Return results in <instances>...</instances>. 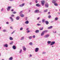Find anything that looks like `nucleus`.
<instances>
[{
	"mask_svg": "<svg viewBox=\"0 0 60 60\" xmlns=\"http://www.w3.org/2000/svg\"><path fill=\"white\" fill-rule=\"evenodd\" d=\"M54 22V21H52L51 22Z\"/></svg>",
	"mask_w": 60,
	"mask_h": 60,
	"instance_id": "338daca9",
	"label": "nucleus"
},
{
	"mask_svg": "<svg viewBox=\"0 0 60 60\" xmlns=\"http://www.w3.org/2000/svg\"><path fill=\"white\" fill-rule=\"evenodd\" d=\"M13 41H12L10 43V44L11 45L13 44Z\"/></svg>",
	"mask_w": 60,
	"mask_h": 60,
	"instance_id": "e433bc0d",
	"label": "nucleus"
},
{
	"mask_svg": "<svg viewBox=\"0 0 60 60\" xmlns=\"http://www.w3.org/2000/svg\"><path fill=\"white\" fill-rule=\"evenodd\" d=\"M53 33H54V34H55V32H54V31H53Z\"/></svg>",
	"mask_w": 60,
	"mask_h": 60,
	"instance_id": "0e129e2a",
	"label": "nucleus"
},
{
	"mask_svg": "<svg viewBox=\"0 0 60 60\" xmlns=\"http://www.w3.org/2000/svg\"><path fill=\"white\" fill-rule=\"evenodd\" d=\"M56 31H55L54 34H56Z\"/></svg>",
	"mask_w": 60,
	"mask_h": 60,
	"instance_id": "4d7b16f0",
	"label": "nucleus"
},
{
	"mask_svg": "<svg viewBox=\"0 0 60 60\" xmlns=\"http://www.w3.org/2000/svg\"><path fill=\"white\" fill-rule=\"evenodd\" d=\"M1 29V27H0V30Z\"/></svg>",
	"mask_w": 60,
	"mask_h": 60,
	"instance_id": "774afa93",
	"label": "nucleus"
},
{
	"mask_svg": "<svg viewBox=\"0 0 60 60\" xmlns=\"http://www.w3.org/2000/svg\"><path fill=\"white\" fill-rule=\"evenodd\" d=\"M29 44L30 45H33V43L32 42H30L29 43Z\"/></svg>",
	"mask_w": 60,
	"mask_h": 60,
	"instance_id": "c756f323",
	"label": "nucleus"
},
{
	"mask_svg": "<svg viewBox=\"0 0 60 60\" xmlns=\"http://www.w3.org/2000/svg\"><path fill=\"white\" fill-rule=\"evenodd\" d=\"M11 9V7L9 6L8 7V8L7 9V10L8 11H9L10 9Z\"/></svg>",
	"mask_w": 60,
	"mask_h": 60,
	"instance_id": "1a4fd4ad",
	"label": "nucleus"
},
{
	"mask_svg": "<svg viewBox=\"0 0 60 60\" xmlns=\"http://www.w3.org/2000/svg\"><path fill=\"white\" fill-rule=\"evenodd\" d=\"M56 11H57V10L56 9Z\"/></svg>",
	"mask_w": 60,
	"mask_h": 60,
	"instance_id": "69168bd1",
	"label": "nucleus"
},
{
	"mask_svg": "<svg viewBox=\"0 0 60 60\" xmlns=\"http://www.w3.org/2000/svg\"><path fill=\"white\" fill-rule=\"evenodd\" d=\"M24 39V37L23 36L21 37V38L20 40H21V41H23Z\"/></svg>",
	"mask_w": 60,
	"mask_h": 60,
	"instance_id": "9b49d317",
	"label": "nucleus"
},
{
	"mask_svg": "<svg viewBox=\"0 0 60 60\" xmlns=\"http://www.w3.org/2000/svg\"><path fill=\"white\" fill-rule=\"evenodd\" d=\"M53 4H54V5H55V6H57V5H58V4L57 3H56V2H55V3H54Z\"/></svg>",
	"mask_w": 60,
	"mask_h": 60,
	"instance_id": "412c9836",
	"label": "nucleus"
},
{
	"mask_svg": "<svg viewBox=\"0 0 60 60\" xmlns=\"http://www.w3.org/2000/svg\"><path fill=\"white\" fill-rule=\"evenodd\" d=\"M54 44H55V41H52L51 42L50 44V45H54Z\"/></svg>",
	"mask_w": 60,
	"mask_h": 60,
	"instance_id": "7ed1b4c3",
	"label": "nucleus"
},
{
	"mask_svg": "<svg viewBox=\"0 0 60 60\" xmlns=\"http://www.w3.org/2000/svg\"><path fill=\"white\" fill-rule=\"evenodd\" d=\"M10 19L11 20V21L12 22V21H13V19H12V17H10Z\"/></svg>",
	"mask_w": 60,
	"mask_h": 60,
	"instance_id": "6ab92c4d",
	"label": "nucleus"
},
{
	"mask_svg": "<svg viewBox=\"0 0 60 60\" xmlns=\"http://www.w3.org/2000/svg\"><path fill=\"white\" fill-rule=\"evenodd\" d=\"M10 28L11 29H13V27H12L11 26H10Z\"/></svg>",
	"mask_w": 60,
	"mask_h": 60,
	"instance_id": "a19ab883",
	"label": "nucleus"
},
{
	"mask_svg": "<svg viewBox=\"0 0 60 60\" xmlns=\"http://www.w3.org/2000/svg\"><path fill=\"white\" fill-rule=\"evenodd\" d=\"M35 2L36 3H38V1H37V0H35Z\"/></svg>",
	"mask_w": 60,
	"mask_h": 60,
	"instance_id": "de8ad7c7",
	"label": "nucleus"
},
{
	"mask_svg": "<svg viewBox=\"0 0 60 60\" xmlns=\"http://www.w3.org/2000/svg\"><path fill=\"white\" fill-rule=\"evenodd\" d=\"M39 50V48H35V52H37Z\"/></svg>",
	"mask_w": 60,
	"mask_h": 60,
	"instance_id": "39448f33",
	"label": "nucleus"
},
{
	"mask_svg": "<svg viewBox=\"0 0 60 60\" xmlns=\"http://www.w3.org/2000/svg\"><path fill=\"white\" fill-rule=\"evenodd\" d=\"M48 14H50V12H48Z\"/></svg>",
	"mask_w": 60,
	"mask_h": 60,
	"instance_id": "680f3d73",
	"label": "nucleus"
},
{
	"mask_svg": "<svg viewBox=\"0 0 60 60\" xmlns=\"http://www.w3.org/2000/svg\"><path fill=\"white\" fill-rule=\"evenodd\" d=\"M11 16L12 17H14V15H11Z\"/></svg>",
	"mask_w": 60,
	"mask_h": 60,
	"instance_id": "09e8293b",
	"label": "nucleus"
},
{
	"mask_svg": "<svg viewBox=\"0 0 60 60\" xmlns=\"http://www.w3.org/2000/svg\"><path fill=\"white\" fill-rule=\"evenodd\" d=\"M25 24H28L29 23V21L27 20L25 22Z\"/></svg>",
	"mask_w": 60,
	"mask_h": 60,
	"instance_id": "dca6fc26",
	"label": "nucleus"
},
{
	"mask_svg": "<svg viewBox=\"0 0 60 60\" xmlns=\"http://www.w3.org/2000/svg\"><path fill=\"white\" fill-rule=\"evenodd\" d=\"M33 38H35V35H34L33 36Z\"/></svg>",
	"mask_w": 60,
	"mask_h": 60,
	"instance_id": "a18cd8bd",
	"label": "nucleus"
},
{
	"mask_svg": "<svg viewBox=\"0 0 60 60\" xmlns=\"http://www.w3.org/2000/svg\"><path fill=\"white\" fill-rule=\"evenodd\" d=\"M22 48L23 49L24 51H26V48L24 46H23Z\"/></svg>",
	"mask_w": 60,
	"mask_h": 60,
	"instance_id": "ddd939ff",
	"label": "nucleus"
},
{
	"mask_svg": "<svg viewBox=\"0 0 60 60\" xmlns=\"http://www.w3.org/2000/svg\"><path fill=\"white\" fill-rule=\"evenodd\" d=\"M52 27H53V26H51L48 27V29H51V28H52Z\"/></svg>",
	"mask_w": 60,
	"mask_h": 60,
	"instance_id": "2eb2a0df",
	"label": "nucleus"
},
{
	"mask_svg": "<svg viewBox=\"0 0 60 60\" xmlns=\"http://www.w3.org/2000/svg\"><path fill=\"white\" fill-rule=\"evenodd\" d=\"M45 19H43L42 20V22L43 23V22H45Z\"/></svg>",
	"mask_w": 60,
	"mask_h": 60,
	"instance_id": "2f4dec72",
	"label": "nucleus"
},
{
	"mask_svg": "<svg viewBox=\"0 0 60 60\" xmlns=\"http://www.w3.org/2000/svg\"><path fill=\"white\" fill-rule=\"evenodd\" d=\"M46 52H43L42 53L43 54H46Z\"/></svg>",
	"mask_w": 60,
	"mask_h": 60,
	"instance_id": "ea45409f",
	"label": "nucleus"
},
{
	"mask_svg": "<svg viewBox=\"0 0 60 60\" xmlns=\"http://www.w3.org/2000/svg\"><path fill=\"white\" fill-rule=\"evenodd\" d=\"M23 29V28L22 27H21V28H20V31H21Z\"/></svg>",
	"mask_w": 60,
	"mask_h": 60,
	"instance_id": "72a5a7b5",
	"label": "nucleus"
},
{
	"mask_svg": "<svg viewBox=\"0 0 60 60\" xmlns=\"http://www.w3.org/2000/svg\"><path fill=\"white\" fill-rule=\"evenodd\" d=\"M22 49H21L20 50V51L19 52V53H21V52H22Z\"/></svg>",
	"mask_w": 60,
	"mask_h": 60,
	"instance_id": "c85d7f7f",
	"label": "nucleus"
},
{
	"mask_svg": "<svg viewBox=\"0 0 60 60\" xmlns=\"http://www.w3.org/2000/svg\"><path fill=\"white\" fill-rule=\"evenodd\" d=\"M48 9H46V10H44V12H47V11H48Z\"/></svg>",
	"mask_w": 60,
	"mask_h": 60,
	"instance_id": "c9c22d12",
	"label": "nucleus"
},
{
	"mask_svg": "<svg viewBox=\"0 0 60 60\" xmlns=\"http://www.w3.org/2000/svg\"><path fill=\"white\" fill-rule=\"evenodd\" d=\"M3 46L5 47L6 48H7L8 47V44H4L3 45Z\"/></svg>",
	"mask_w": 60,
	"mask_h": 60,
	"instance_id": "423d86ee",
	"label": "nucleus"
},
{
	"mask_svg": "<svg viewBox=\"0 0 60 60\" xmlns=\"http://www.w3.org/2000/svg\"><path fill=\"white\" fill-rule=\"evenodd\" d=\"M39 10H36L34 11L35 13H38L39 12Z\"/></svg>",
	"mask_w": 60,
	"mask_h": 60,
	"instance_id": "f8f14e48",
	"label": "nucleus"
},
{
	"mask_svg": "<svg viewBox=\"0 0 60 60\" xmlns=\"http://www.w3.org/2000/svg\"><path fill=\"white\" fill-rule=\"evenodd\" d=\"M36 33H39V30H36L35 31Z\"/></svg>",
	"mask_w": 60,
	"mask_h": 60,
	"instance_id": "f3484780",
	"label": "nucleus"
},
{
	"mask_svg": "<svg viewBox=\"0 0 60 60\" xmlns=\"http://www.w3.org/2000/svg\"><path fill=\"white\" fill-rule=\"evenodd\" d=\"M45 2V1L44 0H42L41 1V4H42V6H43L44 5V2Z\"/></svg>",
	"mask_w": 60,
	"mask_h": 60,
	"instance_id": "0eeeda50",
	"label": "nucleus"
},
{
	"mask_svg": "<svg viewBox=\"0 0 60 60\" xmlns=\"http://www.w3.org/2000/svg\"><path fill=\"white\" fill-rule=\"evenodd\" d=\"M20 15L21 16V17H24V15L22 14H20Z\"/></svg>",
	"mask_w": 60,
	"mask_h": 60,
	"instance_id": "aec40b11",
	"label": "nucleus"
},
{
	"mask_svg": "<svg viewBox=\"0 0 60 60\" xmlns=\"http://www.w3.org/2000/svg\"><path fill=\"white\" fill-rule=\"evenodd\" d=\"M2 31L3 32H6V30H3Z\"/></svg>",
	"mask_w": 60,
	"mask_h": 60,
	"instance_id": "4c0bfd02",
	"label": "nucleus"
},
{
	"mask_svg": "<svg viewBox=\"0 0 60 60\" xmlns=\"http://www.w3.org/2000/svg\"><path fill=\"white\" fill-rule=\"evenodd\" d=\"M49 34H47L45 35L44 36V37L45 38H48L49 37Z\"/></svg>",
	"mask_w": 60,
	"mask_h": 60,
	"instance_id": "f257e3e1",
	"label": "nucleus"
},
{
	"mask_svg": "<svg viewBox=\"0 0 60 60\" xmlns=\"http://www.w3.org/2000/svg\"><path fill=\"white\" fill-rule=\"evenodd\" d=\"M27 17H26V19H25V20L26 21L27 20Z\"/></svg>",
	"mask_w": 60,
	"mask_h": 60,
	"instance_id": "864d4df0",
	"label": "nucleus"
},
{
	"mask_svg": "<svg viewBox=\"0 0 60 60\" xmlns=\"http://www.w3.org/2000/svg\"><path fill=\"white\" fill-rule=\"evenodd\" d=\"M57 1V0H52V2L53 4L56 3V2Z\"/></svg>",
	"mask_w": 60,
	"mask_h": 60,
	"instance_id": "9d476101",
	"label": "nucleus"
},
{
	"mask_svg": "<svg viewBox=\"0 0 60 60\" xmlns=\"http://www.w3.org/2000/svg\"><path fill=\"white\" fill-rule=\"evenodd\" d=\"M12 59H13V57H10L9 59V60H12Z\"/></svg>",
	"mask_w": 60,
	"mask_h": 60,
	"instance_id": "393cba45",
	"label": "nucleus"
},
{
	"mask_svg": "<svg viewBox=\"0 0 60 60\" xmlns=\"http://www.w3.org/2000/svg\"><path fill=\"white\" fill-rule=\"evenodd\" d=\"M43 27H42L41 28H40L39 30H43Z\"/></svg>",
	"mask_w": 60,
	"mask_h": 60,
	"instance_id": "bb28decb",
	"label": "nucleus"
},
{
	"mask_svg": "<svg viewBox=\"0 0 60 60\" xmlns=\"http://www.w3.org/2000/svg\"><path fill=\"white\" fill-rule=\"evenodd\" d=\"M45 7L46 8H48L49 7V4L48 3H47L45 4Z\"/></svg>",
	"mask_w": 60,
	"mask_h": 60,
	"instance_id": "6e6552de",
	"label": "nucleus"
},
{
	"mask_svg": "<svg viewBox=\"0 0 60 60\" xmlns=\"http://www.w3.org/2000/svg\"><path fill=\"white\" fill-rule=\"evenodd\" d=\"M51 17V16L50 15H49L48 16V18L49 19H50Z\"/></svg>",
	"mask_w": 60,
	"mask_h": 60,
	"instance_id": "f704fd0d",
	"label": "nucleus"
},
{
	"mask_svg": "<svg viewBox=\"0 0 60 60\" xmlns=\"http://www.w3.org/2000/svg\"><path fill=\"white\" fill-rule=\"evenodd\" d=\"M9 39L10 40H13V38L12 37H10L9 38Z\"/></svg>",
	"mask_w": 60,
	"mask_h": 60,
	"instance_id": "b1692460",
	"label": "nucleus"
},
{
	"mask_svg": "<svg viewBox=\"0 0 60 60\" xmlns=\"http://www.w3.org/2000/svg\"><path fill=\"white\" fill-rule=\"evenodd\" d=\"M30 30H27L26 31V32L27 33H29V32H30Z\"/></svg>",
	"mask_w": 60,
	"mask_h": 60,
	"instance_id": "58836bf2",
	"label": "nucleus"
},
{
	"mask_svg": "<svg viewBox=\"0 0 60 60\" xmlns=\"http://www.w3.org/2000/svg\"><path fill=\"white\" fill-rule=\"evenodd\" d=\"M16 20H19V16H17L16 18Z\"/></svg>",
	"mask_w": 60,
	"mask_h": 60,
	"instance_id": "4be33fe9",
	"label": "nucleus"
},
{
	"mask_svg": "<svg viewBox=\"0 0 60 60\" xmlns=\"http://www.w3.org/2000/svg\"><path fill=\"white\" fill-rule=\"evenodd\" d=\"M40 19V18L39 17H38L37 19L38 20V19Z\"/></svg>",
	"mask_w": 60,
	"mask_h": 60,
	"instance_id": "6e6d98bb",
	"label": "nucleus"
},
{
	"mask_svg": "<svg viewBox=\"0 0 60 60\" xmlns=\"http://www.w3.org/2000/svg\"><path fill=\"white\" fill-rule=\"evenodd\" d=\"M36 6H37L38 7H41V5H39V4H36Z\"/></svg>",
	"mask_w": 60,
	"mask_h": 60,
	"instance_id": "a211bd4d",
	"label": "nucleus"
},
{
	"mask_svg": "<svg viewBox=\"0 0 60 60\" xmlns=\"http://www.w3.org/2000/svg\"><path fill=\"white\" fill-rule=\"evenodd\" d=\"M12 48L14 49H16V47L15 45H13L12 46Z\"/></svg>",
	"mask_w": 60,
	"mask_h": 60,
	"instance_id": "4468645a",
	"label": "nucleus"
},
{
	"mask_svg": "<svg viewBox=\"0 0 60 60\" xmlns=\"http://www.w3.org/2000/svg\"><path fill=\"white\" fill-rule=\"evenodd\" d=\"M37 26H41V24H40L39 23H38L37 24Z\"/></svg>",
	"mask_w": 60,
	"mask_h": 60,
	"instance_id": "49530a36",
	"label": "nucleus"
},
{
	"mask_svg": "<svg viewBox=\"0 0 60 60\" xmlns=\"http://www.w3.org/2000/svg\"><path fill=\"white\" fill-rule=\"evenodd\" d=\"M51 43V41H49L47 42V43H48V44H49Z\"/></svg>",
	"mask_w": 60,
	"mask_h": 60,
	"instance_id": "a878e982",
	"label": "nucleus"
},
{
	"mask_svg": "<svg viewBox=\"0 0 60 60\" xmlns=\"http://www.w3.org/2000/svg\"><path fill=\"white\" fill-rule=\"evenodd\" d=\"M24 5H25V3H23L22 4L20 5L19 6L21 7H23Z\"/></svg>",
	"mask_w": 60,
	"mask_h": 60,
	"instance_id": "20e7f679",
	"label": "nucleus"
},
{
	"mask_svg": "<svg viewBox=\"0 0 60 60\" xmlns=\"http://www.w3.org/2000/svg\"><path fill=\"white\" fill-rule=\"evenodd\" d=\"M6 23L7 24H9V22H6Z\"/></svg>",
	"mask_w": 60,
	"mask_h": 60,
	"instance_id": "5fc2aeb1",
	"label": "nucleus"
},
{
	"mask_svg": "<svg viewBox=\"0 0 60 60\" xmlns=\"http://www.w3.org/2000/svg\"><path fill=\"white\" fill-rule=\"evenodd\" d=\"M30 57H32V55L31 54H30Z\"/></svg>",
	"mask_w": 60,
	"mask_h": 60,
	"instance_id": "3c124183",
	"label": "nucleus"
},
{
	"mask_svg": "<svg viewBox=\"0 0 60 60\" xmlns=\"http://www.w3.org/2000/svg\"><path fill=\"white\" fill-rule=\"evenodd\" d=\"M23 12V11H21L19 13L20 15L22 14V13Z\"/></svg>",
	"mask_w": 60,
	"mask_h": 60,
	"instance_id": "473e14b6",
	"label": "nucleus"
},
{
	"mask_svg": "<svg viewBox=\"0 0 60 60\" xmlns=\"http://www.w3.org/2000/svg\"><path fill=\"white\" fill-rule=\"evenodd\" d=\"M14 32H15V31H13V32L11 33V34H14Z\"/></svg>",
	"mask_w": 60,
	"mask_h": 60,
	"instance_id": "c03bdc74",
	"label": "nucleus"
},
{
	"mask_svg": "<svg viewBox=\"0 0 60 60\" xmlns=\"http://www.w3.org/2000/svg\"><path fill=\"white\" fill-rule=\"evenodd\" d=\"M3 10H4V9H3V8H2L1 9V11H3Z\"/></svg>",
	"mask_w": 60,
	"mask_h": 60,
	"instance_id": "8fccbe9b",
	"label": "nucleus"
},
{
	"mask_svg": "<svg viewBox=\"0 0 60 60\" xmlns=\"http://www.w3.org/2000/svg\"><path fill=\"white\" fill-rule=\"evenodd\" d=\"M16 12H14L12 13H13V14H16Z\"/></svg>",
	"mask_w": 60,
	"mask_h": 60,
	"instance_id": "79ce46f5",
	"label": "nucleus"
},
{
	"mask_svg": "<svg viewBox=\"0 0 60 60\" xmlns=\"http://www.w3.org/2000/svg\"><path fill=\"white\" fill-rule=\"evenodd\" d=\"M45 23L46 25H48V24H49V22L48 21H45Z\"/></svg>",
	"mask_w": 60,
	"mask_h": 60,
	"instance_id": "5701e85b",
	"label": "nucleus"
},
{
	"mask_svg": "<svg viewBox=\"0 0 60 60\" xmlns=\"http://www.w3.org/2000/svg\"><path fill=\"white\" fill-rule=\"evenodd\" d=\"M32 38V36H30L29 37V38L30 40H31Z\"/></svg>",
	"mask_w": 60,
	"mask_h": 60,
	"instance_id": "cd10ccee",
	"label": "nucleus"
},
{
	"mask_svg": "<svg viewBox=\"0 0 60 60\" xmlns=\"http://www.w3.org/2000/svg\"><path fill=\"white\" fill-rule=\"evenodd\" d=\"M58 14H59V15H60V12H58Z\"/></svg>",
	"mask_w": 60,
	"mask_h": 60,
	"instance_id": "bf43d9fd",
	"label": "nucleus"
},
{
	"mask_svg": "<svg viewBox=\"0 0 60 60\" xmlns=\"http://www.w3.org/2000/svg\"><path fill=\"white\" fill-rule=\"evenodd\" d=\"M47 31L45 30L44 31V32H42L41 34V36H43V35H44V32H47Z\"/></svg>",
	"mask_w": 60,
	"mask_h": 60,
	"instance_id": "f03ea898",
	"label": "nucleus"
},
{
	"mask_svg": "<svg viewBox=\"0 0 60 60\" xmlns=\"http://www.w3.org/2000/svg\"><path fill=\"white\" fill-rule=\"evenodd\" d=\"M12 11H13V9H12L11 10Z\"/></svg>",
	"mask_w": 60,
	"mask_h": 60,
	"instance_id": "052dcab7",
	"label": "nucleus"
},
{
	"mask_svg": "<svg viewBox=\"0 0 60 60\" xmlns=\"http://www.w3.org/2000/svg\"><path fill=\"white\" fill-rule=\"evenodd\" d=\"M32 3H30L29 4L31 5V4Z\"/></svg>",
	"mask_w": 60,
	"mask_h": 60,
	"instance_id": "13d9d810",
	"label": "nucleus"
},
{
	"mask_svg": "<svg viewBox=\"0 0 60 60\" xmlns=\"http://www.w3.org/2000/svg\"><path fill=\"white\" fill-rule=\"evenodd\" d=\"M58 19V18H56L55 19V20H57Z\"/></svg>",
	"mask_w": 60,
	"mask_h": 60,
	"instance_id": "7c9ffc66",
	"label": "nucleus"
},
{
	"mask_svg": "<svg viewBox=\"0 0 60 60\" xmlns=\"http://www.w3.org/2000/svg\"><path fill=\"white\" fill-rule=\"evenodd\" d=\"M39 23H41V21H39Z\"/></svg>",
	"mask_w": 60,
	"mask_h": 60,
	"instance_id": "603ef678",
	"label": "nucleus"
},
{
	"mask_svg": "<svg viewBox=\"0 0 60 60\" xmlns=\"http://www.w3.org/2000/svg\"><path fill=\"white\" fill-rule=\"evenodd\" d=\"M26 30L27 31H28V30H29V28H28L26 29Z\"/></svg>",
	"mask_w": 60,
	"mask_h": 60,
	"instance_id": "37998d69",
	"label": "nucleus"
},
{
	"mask_svg": "<svg viewBox=\"0 0 60 60\" xmlns=\"http://www.w3.org/2000/svg\"><path fill=\"white\" fill-rule=\"evenodd\" d=\"M52 48H53V47H54V46L52 45Z\"/></svg>",
	"mask_w": 60,
	"mask_h": 60,
	"instance_id": "e2e57ef3",
	"label": "nucleus"
}]
</instances>
